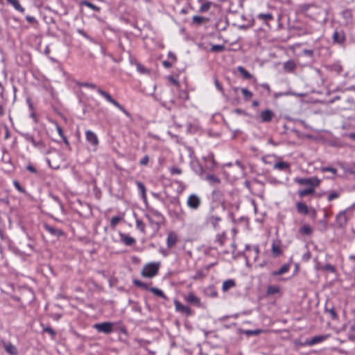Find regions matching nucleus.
Returning a JSON list of instances; mask_svg holds the SVG:
<instances>
[{
    "mask_svg": "<svg viewBox=\"0 0 355 355\" xmlns=\"http://www.w3.org/2000/svg\"><path fill=\"white\" fill-rule=\"evenodd\" d=\"M148 216H152L153 218L155 220H158V221L162 223L164 220V216L156 210H151L147 214Z\"/></svg>",
    "mask_w": 355,
    "mask_h": 355,
    "instance_id": "4be33fe9",
    "label": "nucleus"
},
{
    "mask_svg": "<svg viewBox=\"0 0 355 355\" xmlns=\"http://www.w3.org/2000/svg\"><path fill=\"white\" fill-rule=\"evenodd\" d=\"M168 57L173 62H175L177 60L176 55L172 52H168Z\"/></svg>",
    "mask_w": 355,
    "mask_h": 355,
    "instance_id": "3c124183",
    "label": "nucleus"
},
{
    "mask_svg": "<svg viewBox=\"0 0 355 355\" xmlns=\"http://www.w3.org/2000/svg\"><path fill=\"white\" fill-rule=\"evenodd\" d=\"M44 228L51 234L60 236L63 234V232L61 230L55 229L54 227L45 225Z\"/></svg>",
    "mask_w": 355,
    "mask_h": 355,
    "instance_id": "aec40b11",
    "label": "nucleus"
},
{
    "mask_svg": "<svg viewBox=\"0 0 355 355\" xmlns=\"http://www.w3.org/2000/svg\"><path fill=\"white\" fill-rule=\"evenodd\" d=\"M225 46L223 45H213L211 48V51H217L221 52L225 50Z\"/></svg>",
    "mask_w": 355,
    "mask_h": 355,
    "instance_id": "a19ab883",
    "label": "nucleus"
},
{
    "mask_svg": "<svg viewBox=\"0 0 355 355\" xmlns=\"http://www.w3.org/2000/svg\"><path fill=\"white\" fill-rule=\"evenodd\" d=\"M339 197H340L339 192L336 191H332L329 193L327 199L329 201H332L333 200L336 199Z\"/></svg>",
    "mask_w": 355,
    "mask_h": 355,
    "instance_id": "e433bc0d",
    "label": "nucleus"
},
{
    "mask_svg": "<svg viewBox=\"0 0 355 355\" xmlns=\"http://www.w3.org/2000/svg\"><path fill=\"white\" fill-rule=\"evenodd\" d=\"M174 304L177 311L184 313L187 315H191L192 314L191 309L189 306L181 304L179 301L175 300Z\"/></svg>",
    "mask_w": 355,
    "mask_h": 355,
    "instance_id": "0eeeda50",
    "label": "nucleus"
},
{
    "mask_svg": "<svg viewBox=\"0 0 355 355\" xmlns=\"http://www.w3.org/2000/svg\"><path fill=\"white\" fill-rule=\"evenodd\" d=\"M332 38H333L334 42L341 44L345 40V34L341 30H340V31L336 30L334 31Z\"/></svg>",
    "mask_w": 355,
    "mask_h": 355,
    "instance_id": "1a4fd4ad",
    "label": "nucleus"
},
{
    "mask_svg": "<svg viewBox=\"0 0 355 355\" xmlns=\"http://www.w3.org/2000/svg\"><path fill=\"white\" fill-rule=\"evenodd\" d=\"M274 168L279 171H286L289 168V164L285 162H279L274 165Z\"/></svg>",
    "mask_w": 355,
    "mask_h": 355,
    "instance_id": "5701e85b",
    "label": "nucleus"
},
{
    "mask_svg": "<svg viewBox=\"0 0 355 355\" xmlns=\"http://www.w3.org/2000/svg\"><path fill=\"white\" fill-rule=\"evenodd\" d=\"M272 254L274 257H277L282 254V250L279 244L273 243L272 245Z\"/></svg>",
    "mask_w": 355,
    "mask_h": 355,
    "instance_id": "7c9ffc66",
    "label": "nucleus"
},
{
    "mask_svg": "<svg viewBox=\"0 0 355 355\" xmlns=\"http://www.w3.org/2000/svg\"><path fill=\"white\" fill-rule=\"evenodd\" d=\"M329 311L331 313V315L333 318H336V313L335 311L333 309H330Z\"/></svg>",
    "mask_w": 355,
    "mask_h": 355,
    "instance_id": "680f3d73",
    "label": "nucleus"
},
{
    "mask_svg": "<svg viewBox=\"0 0 355 355\" xmlns=\"http://www.w3.org/2000/svg\"><path fill=\"white\" fill-rule=\"evenodd\" d=\"M44 331L46 332H48L49 334H51L52 336H54L55 334V331H53V329H52L50 327H46L44 329Z\"/></svg>",
    "mask_w": 355,
    "mask_h": 355,
    "instance_id": "6e6d98bb",
    "label": "nucleus"
},
{
    "mask_svg": "<svg viewBox=\"0 0 355 355\" xmlns=\"http://www.w3.org/2000/svg\"><path fill=\"white\" fill-rule=\"evenodd\" d=\"M94 327L100 332H104L105 334H109L112 331L113 329V324L111 322H103L96 324Z\"/></svg>",
    "mask_w": 355,
    "mask_h": 355,
    "instance_id": "423d86ee",
    "label": "nucleus"
},
{
    "mask_svg": "<svg viewBox=\"0 0 355 355\" xmlns=\"http://www.w3.org/2000/svg\"><path fill=\"white\" fill-rule=\"evenodd\" d=\"M4 348L6 351L10 355H17V349L15 346L12 345L11 343H5Z\"/></svg>",
    "mask_w": 355,
    "mask_h": 355,
    "instance_id": "6ab92c4d",
    "label": "nucleus"
},
{
    "mask_svg": "<svg viewBox=\"0 0 355 355\" xmlns=\"http://www.w3.org/2000/svg\"><path fill=\"white\" fill-rule=\"evenodd\" d=\"M347 210H343L339 212L336 216V222L340 227L345 225L347 223V218L346 216Z\"/></svg>",
    "mask_w": 355,
    "mask_h": 355,
    "instance_id": "ddd939ff",
    "label": "nucleus"
},
{
    "mask_svg": "<svg viewBox=\"0 0 355 355\" xmlns=\"http://www.w3.org/2000/svg\"><path fill=\"white\" fill-rule=\"evenodd\" d=\"M236 286L235 282L233 279H227L225 281L222 286L223 292H227L228 290L234 288Z\"/></svg>",
    "mask_w": 355,
    "mask_h": 355,
    "instance_id": "f3484780",
    "label": "nucleus"
},
{
    "mask_svg": "<svg viewBox=\"0 0 355 355\" xmlns=\"http://www.w3.org/2000/svg\"><path fill=\"white\" fill-rule=\"evenodd\" d=\"M177 241H178L177 234L174 232H170L168 234V236L166 239L167 247L169 248H172L173 246H174L175 245Z\"/></svg>",
    "mask_w": 355,
    "mask_h": 355,
    "instance_id": "f8f14e48",
    "label": "nucleus"
},
{
    "mask_svg": "<svg viewBox=\"0 0 355 355\" xmlns=\"http://www.w3.org/2000/svg\"><path fill=\"white\" fill-rule=\"evenodd\" d=\"M137 185H138L139 188L141 189V191H142V193H145V187L141 182H138Z\"/></svg>",
    "mask_w": 355,
    "mask_h": 355,
    "instance_id": "4d7b16f0",
    "label": "nucleus"
},
{
    "mask_svg": "<svg viewBox=\"0 0 355 355\" xmlns=\"http://www.w3.org/2000/svg\"><path fill=\"white\" fill-rule=\"evenodd\" d=\"M205 179L211 185H216L220 183V179L214 175L209 174L206 176Z\"/></svg>",
    "mask_w": 355,
    "mask_h": 355,
    "instance_id": "412c9836",
    "label": "nucleus"
},
{
    "mask_svg": "<svg viewBox=\"0 0 355 355\" xmlns=\"http://www.w3.org/2000/svg\"><path fill=\"white\" fill-rule=\"evenodd\" d=\"M299 232L302 235H311L313 230L309 225H304L300 229Z\"/></svg>",
    "mask_w": 355,
    "mask_h": 355,
    "instance_id": "cd10ccee",
    "label": "nucleus"
},
{
    "mask_svg": "<svg viewBox=\"0 0 355 355\" xmlns=\"http://www.w3.org/2000/svg\"><path fill=\"white\" fill-rule=\"evenodd\" d=\"M27 169H28L29 171L32 172V173H35V172H36V170H35V168H34L33 166H27Z\"/></svg>",
    "mask_w": 355,
    "mask_h": 355,
    "instance_id": "e2e57ef3",
    "label": "nucleus"
},
{
    "mask_svg": "<svg viewBox=\"0 0 355 355\" xmlns=\"http://www.w3.org/2000/svg\"><path fill=\"white\" fill-rule=\"evenodd\" d=\"M200 204V199L195 194L190 195L187 200V205L191 209H197Z\"/></svg>",
    "mask_w": 355,
    "mask_h": 355,
    "instance_id": "6e6552de",
    "label": "nucleus"
},
{
    "mask_svg": "<svg viewBox=\"0 0 355 355\" xmlns=\"http://www.w3.org/2000/svg\"><path fill=\"white\" fill-rule=\"evenodd\" d=\"M205 293L207 295L211 297H216L218 295L217 291L214 286L207 287L205 289Z\"/></svg>",
    "mask_w": 355,
    "mask_h": 355,
    "instance_id": "c85d7f7f",
    "label": "nucleus"
},
{
    "mask_svg": "<svg viewBox=\"0 0 355 355\" xmlns=\"http://www.w3.org/2000/svg\"><path fill=\"white\" fill-rule=\"evenodd\" d=\"M137 69L140 73H142L148 72V70L141 64H137Z\"/></svg>",
    "mask_w": 355,
    "mask_h": 355,
    "instance_id": "de8ad7c7",
    "label": "nucleus"
},
{
    "mask_svg": "<svg viewBox=\"0 0 355 355\" xmlns=\"http://www.w3.org/2000/svg\"><path fill=\"white\" fill-rule=\"evenodd\" d=\"M214 84H215L216 89L224 95V91H223V87L217 78L214 79Z\"/></svg>",
    "mask_w": 355,
    "mask_h": 355,
    "instance_id": "79ce46f5",
    "label": "nucleus"
},
{
    "mask_svg": "<svg viewBox=\"0 0 355 355\" xmlns=\"http://www.w3.org/2000/svg\"><path fill=\"white\" fill-rule=\"evenodd\" d=\"M149 162V157L148 155H145L139 162L141 165L146 166Z\"/></svg>",
    "mask_w": 355,
    "mask_h": 355,
    "instance_id": "a18cd8bd",
    "label": "nucleus"
},
{
    "mask_svg": "<svg viewBox=\"0 0 355 355\" xmlns=\"http://www.w3.org/2000/svg\"><path fill=\"white\" fill-rule=\"evenodd\" d=\"M272 116V113L270 111L268 110V121L270 120Z\"/></svg>",
    "mask_w": 355,
    "mask_h": 355,
    "instance_id": "0e129e2a",
    "label": "nucleus"
},
{
    "mask_svg": "<svg viewBox=\"0 0 355 355\" xmlns=\"http://www.w3.org/2000/svg\"><path fill=\"white\" fill-rule=\"evenodd\" d=\"M89 8H91L92 9H93L94 10H98V8L97 6H96L95 5L91 3H88L87 2L85 3Z\"/></svg>",
    "mask_w": 355,
    "mask_h": 355,
    "instance_id": "5fc2aeb1",
    "label": "nucleus"
},
{
    "mask_svg": "<svg viewBox=\"0 0 355 355\" xmlns=\"http://www.w3.org/2000/svg\"><path fill=\"white\" fill-rule=\"evenodd\" d=\"M149 291L150 292H152L153 294L160 297H162L164 299H166V296L165 295V294L163 293V291L159 288H149Z\"/></svg>",
    "mask_w": 355,
    "mask_h": 355,
    "instance_id": "2f4dec72",
    "label": "nucleus"
},
{
    "mask_svg": "<svg viewBox=\"0 0 355 355\" xmlns=\"http://www.w3.org/2000/svg\"><path fill=\"white\" fill-rule=\"evenodd\" d=\"M238 71L241 73L245 79H250L252 78V75L246 71L243 67H239L237 68Z\"/></svg>",
    "mask_w": 355,
    "mask_h": 355,
    "instance_id": "c756f323",
    "label": "nucleus"
},
{
    "mask_svg": "<svg viewBox=\"0 0 355 355\" xmlns=\"http://www.w3.org/2000/svg\"><path fill=\"white\" fill-rule=\"evenodd\" d=\"M184 300L190 303L196 305L197 306H201V302L200 298H198L194 293H190L187 296L184 297Z\"/></svg>",
    "mask_w": 355,
    "mask_h": 355,
    "instance_id": "9b49d317",
    "label": "nucleus"
},
{
    "mask_svg": "<svg viewBox=\"0 0 355 355\" xmlns=\"http://www.w3.org/2000/svg\"><path fill=\"white\" fill-rule=\"evenodd\" d=\"M329 337V335H318L313 337L310 340L306 341V344L309 346H313L315 344L322 343L327 340Z\"/></svg>",
    "mask_w": 355,
    "mask_h": 355,
    "instance_id": "9d476101",
    "label": "nucleus"
},
{
    "mask_svg": "<svg viewBox=\"0 0 355 355\" xmlns=\"http://www.w3.org/2000/svg\"><path fill=\"white\" fill-rule=\"evenodd\" d=\"M82 86L83 87H89V88H91V89H96V86L93 84V83H83L82 84Z\"/></svg>",
    "mask_w": 355,
    "mask_h": 355,
    "instance_id": "864d4df0",
    "label": "nucleus"
},
{
    "mask_svg": "<svg viewBox=\"0 0 355 355\" xmlns=\"http://www.w3.org/2000/svg\"><path fill=\"white\" fill-rule=\"evenodd\" d=\"M170 172L172 175H180L182 173V170L178 167H172L170 168Z\"/></svg>",
    "mask_w": 355,
    "mask_h": 355,
    "instance_id": "37998d69",
    "label": "nucleus"
},
{
    "mask_svg": "<svg viewBox=\"0 0 355 355\" xmlns=\"http://www.w3.org/2000/svg\"><path fill=\"white\" fill-rule=\"evenodd\" d=\"M168 80L172 83L174 85H175L176 87H179L180 85V83L179 82L175 79L173 76H168Z\"/></svg>",
    "mask_w": 355,
    "mask_h": 355,
    "instance_id": "8fccbe9b",
    "label": "nucleus"
},
{
    "mask_svg": "<svg viewBox=\"0 0 355 355\" xmlns=\"http://www.w3.org/2000/svg\"><path fill=\"white\" fill-rule=\"evenodd\" d=\"M234 112H235L236 113H237V114L244 113V112H243V111H242L241 110H239V109H236V110H235V111H234Z\"/></svg>",
    "mask_w": 355,
    "mask_h": 355,
    "instance_id": "338daca9",
    "label": "nucleus"
},
{
    "mask_svg": "<svg viewBox=\"0 0 355 355\" xmlns=\"http://www.w3.org/2000/svg\"><path fill=\"white\" fill-rule=\"evenodd\" d=\"M98 92L103 96L107 101L113 104L114 106L118 107L120 110H121L127 116L129 115L128 111L122 106L117 101H116L114 99L112 98V97L106 92L102 90L101 89L98 88L97 89Z\"/></svg>",
    "mask_w": 355,
    "mask_h": 355,
    "instance_id": "20e7f679",
    "label": "nucleus"
},
{
    "mask_svg": "<svg viewBox=\"0 0 355 355\" xmlns=\"http://www.w3.org/2000/svg\"><path fill=\"white\" fill-rule=\"evenodd\" d=\"M241 92L246 100H250L252 97V93L246 88H242Z\"/></svg>",
    "mask_w": 355,
    "mask_h": 355,
    "instance_id": "4c0bfd02",
    "label": "nucleus"
},
{
    "mask_svg": "<svg viewBox=\"0 0 355 355\" xmlns=\"http://www.w3.org/2000/svg\"><path fill=\"white\" fill-rule=\"evenodd\" d=\"M193 22L197 24H201L206 21V19L203 17L195 15L192 18Z\"/></svg>",
    "mask_w": 355,
    "mask_h": 355,
    "instance_id": "58836bf2",
    "label": "nucleus"
},
{
    "mask_svg": "<svg viewBox=\"0 0 355 355\" xmlns=\"http://www.w3.org/2000/svg\"><path fill=\"white\" fill-rule=\"evenodd\" d=\"M26 19L28 21H31V22H32L35 20V18L33 17H27Z\"/></svg>",
    "mask_w": 355,
    "mask_h": 355,
    "instance_id": "69168bd1",
    "label": "nucleus"
},
{
    "mask_svg": "<svg viewBox=\"0 0 355 355\" xmlns=\"http://www.w3.org/2000/svg\"><path fill=\"white\" fill-rule=\"evenodd\" d=\"M172 63H173V62H170V61H167V60H164L162 62L163 65L166 68H171L172 67Z\"/></svg>",
    "mask_w": 355,
    "mask_h": 355,
    "instance_id": "603ef678",
    "label": "nucleus"
},
{
    "mask_svg": "<svg viewBox=\"0 0 355 355\" xmlns=\"http://www.w3.org/2000/svg\"><path fill=\"white\" fill-rule=\"evenodd\" d=\"M211 5V3L209 1L205 2L200 7V9H199L200 12H207L210 9Z\"/></svg>",
    "mask_w": 355,
    "mask_h": 355,
    "instance_id": "f704fd0d",
    "label": "nucleus"
},
{
    "mask_svg": "<svg viewBox=\"0 0 355 355\" xmlns=\"http://www.w3.org/2000/svg\"><path fill=\"white\" fill-rule=\"evenodd\" d=\"M120 238L121 241L128 246L132 245L135 243L136 241L134 238L124 234V233H120L119 234Z\"/></svg>",
    "mask_w": 355,
    "mask_h": 355,
    "instance_id": "2eb2a0df",
    "label": "nucleus"
},
{
    "mask_svg": "<svg viewBox=\"0 0 355 355\" xmlns=\"http://www.w3.org/2000/svg\"><path fill=\"white\" fill-rule=\"evenodd\" d=\"M63 161V156L58 152L52 153L47 159L49 166L53 169L60 168V164Z\"/></svg>",
    "mask_w": 355,
    "mask_h": 355,
    "instance_id": "f03ea898",
    "label": "nucleus"
},
{
    "mask_svg": "<svg viewBox=\"0 0 355 355\" xmlns=\"http://www.w3.org/2000/svg\"><path fill=\"white\" fill-rule=\"evenodd\" d=\"M160 265V262H150L146 264L141 270V275L148 278L155 277L158 273Z\"/></svg>",
    "mask_w": 355,
    "mask_h": 355,
    "instance_id": "f257e3e1",
    "label": "nucleus"
},
{
    "mask_svg": "<svg viewBox=\"0 0 355 355\" xmlns=\"http://www.w3.org/2000/svg\"><path fill=\"white\" fill-rule=\"evenodd\" d=\"M134 284L141 288L149 290L148 285L144 282H141L139 280H134Z\"/></svg>",
    "mask_w": 355,
    "mask_h": 355,
    "instance_id": "ea45409f",
    "label": "nucleus"
},
{
    "mask_svg": "<svg viewBox=\"0 0 355 355\" xmlns=\"http://www.w3.org/2000/svg\"><path fill=\"white\" fill-rule=\"evenodd\" d=\"M7 1L10 3L17 10L24 12V8L20 5L18 0H7Z\"/></svg>",
    "mask_w": 355,
    "mask_h": 355,
    "instance_id": "a878e982",
    "label": "nucleus"
},
{
    "mask_svg": "<svg viewBox=\"0 0 355 355\" xmlns=\"http://www.w3.org/2000/svg\"><path fill=\"white\" fill-rule=\"evenodd\" d=\"M207 159H209V163L207 164V168L209 170H213L216 165V163L214 159V156L213 155H210L207 157Z\"/></svg>",
    "mask_w": 355,
    "mask_h": 355,
    "instance_id": "72a5a7b5",
    "label": "nucleus"
},
{
    "mask_svg": "<svg viewBox=\"0 0 355 355\" xmlns=\"http://www.w3.org/2000/svg\"><path fill=\"white\" fill-rule=\"evenodd\" d=\"M322 269L327 270L331 272H334L335 271V268L334 266L331 264H327L322 267Z\"/></svg>",
    "mask_w": 355,
    "mask_h": 355,
    "instance_id": "49530a36",
    "label": "nucleus"
},
{
    "mask_svg": "<svg viewBox=\"0 0 355 355\" xmlns=\"http://www.w3.org/2000/svg\"><path fill=\"white\" fill-rule=\"evenodd\" d=\"M15 188L20 192L24 193L25 190L20 186L19 183L17 181H14L13 182Z\"/></svg>",
    "mask_w": 355,
    "mask_h": 355,
    "instance_id": "09e8293b",
    "label": "nucleus"
},
{
    "mask_svg": "<svg viewBox=\"0 0 355 355\" xmlns=\"http://www.w3.org/2000/svg\"><path fill=\"white\" fill-rule=\"evenodd\" d=\"M321 171L322 172H331L333 174H335L337 171V170L334 168H332V167H322L321 168Z\"/></svg>",
    "mask_w": 355,
    "mask_h": 355,
    "instance_id": "c03bdc74",
    "label": "nucleus"
},
{
    "mask_svg": "<svg viewBox=\"0 0 355 355\" xmlns=\"http://www.w3.org/2000/svg\"><path fill=\"white\" fill-rule=\"evenodd\" d=\"M136 227L143 234H146V225L144 223L138 218H136Z\"/></svg>",
    "mask_w": 355,
    "mask_h": 355,
    "instance_id": "b1692460",
    "label": "nucleus"
},
{
    "mask_svg": "<svg viewBox=\"0 0 355 355\" xmlns=\"http://www.w3.org/2000/svg\"><path fill=\"white\" fill-rule=\"evenodd\" d=\"M56 129H57V131H58L59 135L60 137H63L64 135H63L62 128L59 125H57Z\"/></svg>",
    "mask_w": 355,
    "mask_h": 355,
    "instance_id": "13d9d810",
    "label": "nucleus"
},
{
    "mask_svg": "<svg viewBox=\"0 0 355 355\" xmlns=\"http://www.w3.org/2000/svg\"><path fill=\"white\" fill-rule=\"evenodd\" d=\"M122 219L123 218L119 216L112 217L110 220V226L112 228H114L119 224V223L122 220Z\"/></svg>",
    "mask_w": 355,
    "mask_h": 355,
    "instance_id": "473e14b6",
    "label": "nucleus"
},
{
    "mask_svg": "<svg viewBox=\"0 0 355 355\" xmlns=\"http://www.w3.org/2000/svg\"><path fill=\"white\" fill-rule=\"evenodd\" d=\"M295 182L301 185H309L311 187H317L320 184V180L316 177H312L309 178H295Z\"/></svg>",
    "mask_w": 355,
    "mask_h": 355,
    "instance_id": "7ed1b4c3",
    "label": "nucleus"
},
{
    "mask_svg": "<svg viewBox=\"0 0 355 355\" xmlns=\"http://www.w3.org/2000/svg\"><path fill=\"white\" fill-rule=\"evenodd\" d=\"M279 292V287L278 286H268V295L276 294Z\"/></svg>",
    "mask_w": 355,
    "mask_h": 355,
    "instance_id": "c9c22d12",
    "label": "nucleus"
},
{
    "mask_svg": "<svg viewBox=\"0 0 355 355\" xmlns=\"http://www.w3.org/2000/svg\"><path fill=\"white\" fill-rule=\"evenodd\" d=\"M85 137L87 141L94 147V150H96L99 143L98 137L96 133L92 130H87L85 132Z\"/></svg>",
    "mask_w": 355,
    "mask_h": 355,
    "instance_id": "39448f33",
    "label": "nucleus"
},
{
    "mask_svg": "<svg viewBox=\"0 0 355 355\" xmlns=\"http://www.w3.org/2000/svg\"><path fill=\"white\" fill-rule=\"evenodd\" d=\"M247 335L257 334L259 331H246L245 332Z\"/></svg>",
    "mask_w": 355,
    "mask_h": 355,
    "instance_id": "052dcab7",
    "label": "nucleus"
},
{
    "mask_svg": "<svg viewBox=\"0 0 355 355\" xmlns=\"http://www.w3.org/2000/svg\"><path fill=\"white\" fill-rule=\"evenodd\" d=\"M283 68L286 72L291 73L296 68V64L293 60H290L284 62Z\"/></svg>",
    "mask_w": 355,
    "mask_h": 355,
    "instance_id": "dca6fc26",
    "label": "nucleus"
},
{
    "mask_svg": "<svg viewBox=\"0 0 355 355\" xmlns=\"http://www.w3.org/2000/svg\"><path fill=\"white\" fill-rule=\"evenodd\" d=\"M297 210L299 213L305 215L309 212L308 207L302 202H298L297 204Z\"/></svg>",
    "mask_w": 355,
    "mask_h": 355,
    "instance_id": "393cba45",
    "label": "nucleus"
},
{
    "mask_svg": "<svg viewBox=\"0 0 355 355\" xmlns=\"http://www.w3.org/2000/svg\"><path fill=\"white\" fill-rule=\"evenodd\" d=\"M289 268L290 266L288 264H284L278 270L272 272L271 275L276 276L283 275L287 272L289 270Z\"/></svg>",
    "mask_w": 355,
    "mask_h": 355,
    "instance_id": "a211bd4d",
    "label": "nucleus"
},
{
    "mask_svg": "<svg viewBox=\"0 0 355 355\" xmlns=\"http://www.w3.org/2000/svg\"><path fill=\"white\" fill-rule=\"evenodd\" d=\"M315 187H309L302 190L299 191V196L300 197H304L311 194H313L315 192Z\"/></svg>",
    "mask_w": 355,
    "mask_h": 355,
    "instance_id": "bb28decb",
    "label": "nucleus"
},
{
    "mask_svg": "<svg viewBox=\"0 0 355 355\" xmlns=\"http://www.w3.org/2000/svg\"><path fill=\"white\" fill-rule=\"evenodd\" d=\"M261 119L263 122L266 121V111L261 112Z\"/></svg>",
    "mask_w": 355,
    "mask_h": 355,
    "instance_id": "bf43d9fd",
    "label": "nucleus"
},
{
    "mask_svg": "<svg viewBox=\"0 0 355 355\" xmlns=\"http://www.w3.org/2000/svg\"><path fill=\"white\" fill-rule=\"evenodd\" d=\"M146 216L148 220L150 225L153 227L154 231L155 232H158V230H159V227H160V225L162 223L158 221V220L154 219L152 216H148L146 214Z\"/></svg>",
    "mask_w": 355,
    "mask_h": 355,
    "instance_id": "4468645a",
    "label": "nucleus"
},
{
    "mask_svg": "<svg viewBox=\"0 0 355 355\" xmlns=\"http://www.w3.org/2000/svg\"><path fill=\"white\" fill-rule=\"evenodd\" d=\"M355 207V204H354L352 206H351L350 207L347 208L346 210L347 211H349V210H353V209Z\"/></svg>",
    "mask_w": 355,
    "mask_h": 355,
    "instance_id": "774afa93",
    "label": "nucleus"
}]
</instances>
